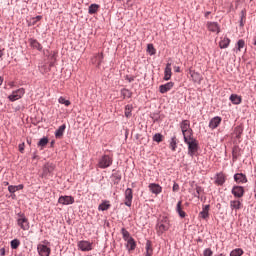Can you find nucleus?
Listing matches in <instances>:
<instances>
[{
	"label": "nucleus",
	"mask_w": 256,
	"mask_h": 256,
	"mask_svg": "<svg viewBox=\"0 0 256 256\" xmlns=\"http://www.w3.org/2000/svg\"><path fill=\"white\" fill-rule=\"evenodd\" d=\"M12 198H15V195H12Z\"/></svg>",
	"instance_id": "338daca9"
},
{
	"label": "nucleus",
	"mask_w": 256,
	"mask_h": 256,
	"mask_svg": "<svg viewBox=\"0 0 256 256\" xmlns=\"http://www.w3.org/2000/svg\"><path fill=\"white\" fill-rule=\"evenodd\" d=\"M132 203H133V189L127 188L125 191L124 205H126V207H131Z\"/></svg>",
	"instance_id": "0eeeda50"
},
{
	"label": "nucleus",
	"mask_w": 256,
	"mask_h": 256,
	"mask_svg": "<svg viewBox=\"0 0 256 256\" xmlns=\"http://www.w3.org/2000/svg\"><path fill=\"white\" fill-rule=\"evenodd\" d=\"M78 249L80 251H93V243L87 241V240H81L77 243Z\"/></svg>",
	"instance_id": "423d86ee"
},
{
	"label": "nucleus",
	"mask_w": 256,
	"mask_h": 256,
	"mask_svg": "<svg viewBox=\"0 0 256 256\" xmlns=\"http://www.w3.org/2000/svg\"><path fill=\"white\" fill-rule=\"evenodd\" d=\"M201 191H203V189L201 187H199V186L196 187V193H197L196 197H199L201 195Z\"/></svg>",
	"instance_id": "3c124183"
},
{
	"label": "nucleus",
	"mask_w": 256,
	"mask_h": 256,
	"mask_svg": "<svg viewBox=\"0 0 256 256\" xmlns=\"http://www.w3.org/2000/svg\"><path fill=\"white\" fill-rule=\"evenodd\" d=\"M149 191H151L154 195H159L163 191V187L159 184L151 183L149 184Z\"/></svg>",
	"instance_id": "4468645a"
},
{
	"label": "nucleus",
	"mask_w": 256,
	"mask_h": 256,
	"mask_svg": "<svg viewBox=\"0 0 256 256\" xmlns=\"http://www.w3.org/2000/svg\"><path fill=\"white\" fill-rule=\"evenodd\" d=\"M1 255H5V250H4V248L1 249Z\"/></svg>",
	"instance_id": "13d9d810"
},
{
	"label": "nucleus",
	"mask_w": 256,
	"mask_h": 256,
	"mask_svg": "<svg viewBox=\"0 0 256 256\" xmlns=\"http://www.w3.org/2000/svg\"><path fill=\"white\" fill-rule=\"evenodd\" d=\"M243 47H245V40H243V39L238 40V42H237L238 51H241L243 49Z\"/></svg>",
	"instance_id": "c03bdc74"
},
{
	"label": "nucleus",
	"mask_w": 256,
	"mask_h": 256,
	"mask_svg": "<svg viewBox=\"0 0 256 256\" xmlns=\"http://www.w3.org/2000/svg\"><path fill=\"white\" fill-rule=\"evenodd\" d=\"M58 103L65 105V107H69V105H71V101L66 100L63 96L58 99Z\"/></svg>",
	"instance_id": "e433bc0d"
},
{
	"label": "nucleus",
	"mask_w": 256,
	"mask_h": 256,
	"mask_svg": "<svg viewBox=\"0 0 256 256\" xmlns=\"http://www.w3.org/2000/svg\"><path fill=\"white\" fill-rule=\"evenodd\" d=\"M111 208V204H109V201H105L103 203H101L99 206H98V210L99 211H107Z\"/></svg>",
	"instance_id": "c756f323"
},
{
	"label": "nucleus",
	"mask_w": 256,
	"mask_h": 256,
	"mask_svg": "<svg viewBox=\"0 0 256 256\" xmlns=\"http://www.w3.org/2000/svg\"><path fill=\"white\" fill-rule=\"evenodd\" d=\"M231 193L236 199H241V197L245 195V188L242 186H234L231 190Z\"/></svg>",
	"instance_id": "6e6552de"
},
{
	"label": "nucleus",
	"mask_w": 256,
	"mask_h": 256,
	"mask_svg": "<svg viewBox=\"0 0 256 256\" xmlns=\"http://www.w3.org/2000/svg\"><path fill=\"white\" fill-rule=\"evenodd\" d=\"M170 149H172V151H176L177 149V138L173 137L170 141Z\"/></svg>",
	"instance_id": "58836bf2"
},
{
	"label": "nucleus",
	"mask_w": 256,
	"mask_h": 256,
	"mask_svg": "<svg viewBox=\"0 0 256 256\" xmlns=\"http://www.w3.org/2000/svg\"><path fill=\"white\" fill-rule=\"evenodd\" d=\"M190 75H191L192 81H194V83H201V81H203V76H201V74H199V72L190 70Z\"/></svg>",
	"instance_id": "a211bd4d"
},
{
	"label": "nucleus",
	"mask_w": 256,
	"mask_h": 256,
	"mask_svg": "<svg viewBox=\"0 0 256 256\" xmlns=\"http://www.w3.org/2000/svg\"><path fill=\"white\" fill-rule=\"evenodd\" d=\"M127 80L129 81V83L135 81V78L131 77V78H127Z\"/></svg>",
	"instance_id": "864d4df0"
},
{
	"label": "nucleus",
	"mask_w": 256,
	"mask_h": 256,
	"mask_svg": "<svg viewBox=\"0 0 256 256\" xmlns=\"http://www.w3.org/2000/svg\"><path fill=\"white\" fill-rule=\"evenodd\" d=\"M230 43H231V39H229L228 37L221 38L219 42V47L220 49H227Z\"/></svg>",
	"instance_id": "5701e85b"
},
{
	"label": "nucleus",
	"mask_w": 256,
	"mask_h": 256,
	"mask_svg": "<svg viewBox=\"0 0 256 256\" xmlns=\"http://www.w3.org/2000/svg\"><path fill=\"white\" fill-rule=\"evenodd\" d=\"M203 255L204 256H213V250H211V248H207L204 250Z\"/></svg>",
	"instance_id": "de8ad7c7"
},
{
	"label": "nucleus",
	"mask_w": 256,
	"mask_h": 256,
	"mask_svg": "<svg viewBox=\"0 0 256 256\" xmlns=\"http://www.w3.org/2000/svg\"><path fill=\"white\" fill-rule=\"evenodd\" d=\"M240 27H245V23H247V11L242 10L240 12Z\"/></svg>",
	"instance_id": "a878e982"
},
{
	"label": "nucleus",
	"mask_w": 256,
	"mask_h": 256,
	"mask_svg": "<svg viewBox=\"0 0 256 256\" xmlns=\"http://www.w3.org/2000/svg\"><path fill=\"white\" fill-rule=\"evenodd\" d=\"M17 225L18 227L22 228L23 231H29V219L25 216L23 213H18L17 214Z\"/></svg>",
	"instance_id": "20e7f679"
},
{
	"label": "nucleus",
	"mask_w": 256,
	"mask_h": 256,
	"mask_svg": "<svg viewBox=\"0 0 256 256\" xmlns=\"http://www.w3.org/2000/svg\"><path fill=\"white\" fill-rule=\"evenodd\" d=\"M174 71H175V73H181V67L174 66Z\"/></svg>",
	"instance_id": "603ef678"
},
{
	"label": "nucleus",
	"mask_w": 256,
	"mask_h": 256,
	"mask_svg": "<svg viewBox=\"0 0 256 256\" xmlns=\"http://www.w3.org/2000/svg\"><path fill=\"white\" fill-rule=\"evenodd\" d=\"M47 143H49V139L47 138H42L40 139V141L38 142V147H45L47 145Z\"/></svg>",
	"instance_id": "37998d69"
},
{
	"label": "nucleus",
	"mask_w": 256,
	"mask_h": 256,
	"mask_svg": "<svg viewBox=\"0 0 256 256\" xmlns=\"http://www.w3.org/2000/svg\"><path fill=\"white\" fill-rule=\"evenodd\" d=\"M215 183L217 185H223V183H225V176H223V174H218Z\"/></svg>",
	"instance_id": "f704fd0d"
},
{
	"label": "nucleus",
	"mask_w": 256,
	"mask_h": 256,
	"mask_svg": "<svg viewBox=\"0 0 256 256\" xmlns=\"http://www.w3.org/2000/svg\"><path fill=\"white\" fill-rule=\"evenodd\" d=\"M184 142L188 145V155H190V157H194L197 151H199V142H197L193 136L184 138Z\"/></svg>",
	"instance_id": "f257e3e1"
},
{
	"label": "nucleus",
	"mask_w": 256,
	"mask_h": 256,
	"mask_svg": "<svg viewBox=\"0 0 256 256\" xmlns=\"http://www.w3.org/2000/svg\"><path fill=\"white\" fill-rule=\"evenodd\" d=\"M157 233L158 235H163L165 231L169 230V222L164 221V222H159L156 226Z\"/></svg>",
	"instance_id": "f8f14e48"
},
{
	"label": "nucleus",
	"mask_w": 256,
	"mask_h": 256,
	"mask_svg": "<svg viewBox=\"0 0 256 256\" xmlns=\"http://www.w3.org/2000/svg\"><path fill=\"white\" fill-rule=\"evenodd\" d=\"M126 247L128 249V251H135L136 247H137V243L135 242V239L130 238L129 240H126Z\"/></svg>",
	"instance_id": "4be33fe9"
},
{
	"label": "nucleus",
	"mask_w": 256,
	"mask_h": 256,
	"mask_svg": "<svg viewBox=\"0 0 256 256\" xmlns=\"http://www.w3.org/2000/svg\"><path fill=\"white\" fill-rule=\"evenodd\" d=\"M132 111H133V105H126L125 106V117H127V118H129V117H131V113H132Z\"/></svg>",
	"instance_id": "473e14b6"
},
{
	"label": "nucleus",
	"mask_w": 256,
	"mask_h": 256,
	"mask_svg": "<svg viewBox=\"0 0 256 256\" xmlns=\"http://www.w3.org/2000/svg\"><path fill=\"white\" fill-rule=\"evenodd\" d=\"M234 181H236V183H247V176H245L243 173L235 174Z\"/></svg>",
	"instance_id": "412c9836"
},
{
	"label": "nucleus",
	"mask_w": 256,
	"mask_h": 256,
	"mask_svg": "<svg viewBox=\"0 0 256 256\" xmlns=\"http://www.w3.org/2000/svg\"><path fill=\"white\" fill-rule=\"evenodd\" d=\"M121 233L124 241H129V239H133V237H131V234H129V231H127V229L122 228Z\"/></svg>",
	"instance_id": "7c9ffc66"
},
{
	"label": "nucleus",
	"mask_w": 256,
	"mask_h": 256,
	"mask_svg": "<svg viewBox=\"0 0 256 256\" xmlns=\"http://www.w3.org/2000/svg\"><path fill=\"white\" fill-rule=\"evenodd\" d=\"M221 121H223V119L219 116L212 118L209 122V128L212 130L217 129L218 126L221 125Z\"/></svg>",
	"instance_id": "ddd939ff"
},
{
	"label": "nucleus",
	"mask_w": 256,
	"mask_h": 256,
	"mask_svg": "<svg viewBox=\"0 0 256 256\" xmlns=\"http://www.w3.org/2000/svg\"><path fill=\"white\" fill-rule=\"evenodd\" d=\"M96 61L94 63H97V65H101L103 63V53L96 54L95 56Z\"/></svg>",
	"instance_id": "ea45409f"
},
{
	"label": "nucleus",
	"mask_w": 256,
	"mask_h": 256,
	"mask_svg": "<svg viewBox=\"0 0 256 256\" xmlns=\"http://www.w3.org/2000/svg\"><path fill=\"white\" fill-rule=\"evenodd\" d=\"M234 135H235L236 139H241V135H243V127L236 126L234 128Z\"/></svg>",
	"instance_id": "c85d7f7f"
},
{
	"label": "nucleus",
	"mask_w": 256,
	"mask_h": 256,
	"mask_svg": "<svg viewBox=\"0 0 256 256\" xmlns=\"http://www.w3.org/2000/svg\"><path fill=\"white\" fill-rule=\"evenodd\" d=\"M29 43H30V47H32V49H37V51L43 50V46L41 45V43H39V41H37L35 39H30Z\"/></svg>",
	"instance_id": "aec40b11"
},
{
	"label": "nucleus",
	"mask_w": 256,
	"mask_h": 256,
	"mask_svg": "<svg viewBox=\"0 0 256 256\" xmlns=\"http://www.w3.org/2000/svg\"><path fill=\"white\" fill-rule=\"evenodd\" d=\"M174 85H175V83H173V82H168L166 84L160 85L159 91H160V93L165 94L168 91H171L173 89Z\"/></svg>",
	"instance_id": "2eb2a0df"
},
{
	"label": "nucleus",
	"mask_w": 256,
	"mask_h": 256,
	"mask_svg": "<svg viewBox=\"0 0 256 256\" xmlns=\"http://www.w3.org/2000/svg\"><path fill=\"white\" fill-rule=\"evenodd\" d=\"M209 209H210V206L205 205L202 211L199 213V217H201V219H209Z\"/></svg>",
	"instance_id": "393cba45"
},
{
	"label": "nucleus",
	"mask_w": 256,
	"mask_h": 256,
	"mask_svg": "<svg viewBox=\"0 0 256 256\" xmlns=\"http://www.w3.org/2000/svg\"><path fill=\"white\" fill-rule=\"evenodd\" d=\"M230 209H232V211H239V209H243V203L241 200H231Z\"/></svg>",
	"instance_id": "dca6fc26"
},
{
	"label": "nucleus",
	"mask_w": 256,
	"mask_h": 256,
	"mask_svg": "<svg viewBox=\"0 0 256 256\" xmlns=\"http://www.w3.org/2000/svg\"><path fill=\"white\" fill-rule=\"evenodd\" d=\"M172 191H173L174 193H177V191H179V184L174 183V184H173V187H172Z\"/></svg>",
	"instance_id": "09e8293b"
},
{
	"label": "nucleus",
	"mask_w": 256,
	"mask_h": 256,
	"mask_svg": "<svg viewBox=\"0 0 256 256\" xmlns=\"http://www.w3.org/2000/svg\"><path fill=\"white\" fill-rule=\"evenodd\" d=\"M153 141H156V143H161L163 141V135L160 133H157L153 136Z\"/></svg>",
	"instance_id": "79ce46f5"
},
{
	"label": "nucleus",
	"mask_w": 256,
	"mask_h": 256,
	"mask_svg": "<svg viewBox=\"0 0 256 256\" xmlns=\"http://www.w3.org/2000/svg\"><path fill=\"white\" fill-rule=\"evenodd\" d=\"M41 19H43L42 16H36V17L32 18V19H31L32 25H36L38 21H41Z\"/></svg>",
	"instance_id": "49530a36"
},
{
	"label": "nucleus",
	"mask_w": 256,
	"mask_h": 256,
	"mask_svg": "<svg viewBox=\"0 0 256 256\" xmlns=\"http://www.w3.org/2000/svg\"><path fill=\"white\" fill-rule=\"evenodd\" d=\"M243 255V249L236 248L230 252V256H241Z\"/></svg>",
	"instance_id": "c9c22d12"
},
{
	"label": "nucleus",
	"mask_w": 256,
	"mask_h": 256,
	"mask_svg": "<svg viewBox=\"0 0 256 256\" xmlns=\"http://www.w3.org/2000/svg\"><path fill=\"white\" fill-rule=\"evenodd\" d=\"M11 249H18L19 245H21V241L19 239H14L10 242Z\"/></svg>",
	"instance_id": "4c0bfd02"
},
{
	"label": "nucleus",
	"mask_w": 256,
	"mask_h": 256,
	"mask_svg": "<svg viewBox=\"0 0 256 256\" xmlns=\"http://www.w3.org/2000/svg\"><path fill=\"white\" fill-rule=\"evenodd\" d=\"M176 212L178 213L179 217H181L182 219H185V217H187V213H185V211H183V202L182 201H178V203L176 205Z\"/></svg>",
	"instance_id": "f3484780"
},
{
	"label": "nucleus",
	"mask_w": 256,
	"mask_h": 256,
	"mask_svg": "<svg viewBox=\"0 0 256 256\" xmlns=\"http://www.w3.org/2000/svg\"><path fill=\"white\" fill-rule=\"evenodd\" d=\"M5 183V185H9V182H4Z\"/></svg>",
	"instance_id": "0e129e2a"
},
{
	"label": "nucleus",
	"mask_w": 256,
	"mask_h": 256,
	"mask_svg": "<svg viewBox=\"0 0 256 256\" xmlns=\"http://www.w3.org/2000/svg\"><path fill=\"white\" fill-rule=\"evenodd\" d=\"M211 15V12H206L205 17H209Z\"/></svg>",
	"instance_id": "5fc2aeb1"
},
{
	"label": "nucleus",
	"mask_w": 256,
	"mask_h": 256,
	"mask_svg": "<svg viewBox=\"0 0 256 256\" xmlns=\"http://www.w3.org/2000/svg\"><path fill=\"white\" fill-rule=\"evenodd\" d=\"M237 155H235V151L233 152V159H235Z\"/></svg>",
	"instance_id": "052dcab7"
},
{
	"label": "nucleus",
	"mask_w": 256,
	"mask_h": 256,
	"mask_svg": "<svg viewBox=\"0 0 256 256\" xmlns=\"http://www.w3.org/2000/svg\"><path fill=\"white\" fill-rule=\"evenodd\" d=\"M171 75H173V72L171 71V63H167L164 70V81H169Z\"/></svg>",
	"instance_id": "6ab92c4d"
},
{
	"label": "nucleus",
	"mask_w": 256,
	"mask_h": 256,
	"mask_svg": "<svg viewBox=\"0 0 256 256\" xmlns=\"http://www.w3.org/2000/svg\"><path fill=\"white\" fill-rule=\"evenodd\" d=\"M121 95L124 97V99L125 97L131 98V92L128 89L121 90Z\"/></svg>",
	"instance_id": "a18cd8bd"
},
{
	"label": "nucleus",
	"mask_w": 256,
	"mask_h": 256,
	"mask_svg": "<svg viewBox=\"0 0 256 256\" xmlns=\"http://www.w3.org/2000/svg\"><path fill=\"white\" fill-rule=\"evenodd\" d=\"M15 256H25V253L21 252L20 254H16Z\"/></svg>",
	"instance_id": "6e6d98bb"
},
{
	"label": "nucleus",
	"mask_w": 256,
	"mask_h": 256,
	"mask_svg": "<svg viewBox=\"0 0 256 256\" xmlns=\"http://www.w3.org/2000/svg\"><path fill=\"white\" fill-rule=\"evenodd\" d=\"M3 57V51L0 49V59Z\"/></svg>",
	"instance_id": "bf43d9fd"
},
{
	"label": "nucleus",
	"mask_w": 256,
	"mask_h": 256,
	"mask_svg": "<svg viewBox=\"0 0 256 256\" xmlns=\"http://www.w3.org/2000/svg\"><path fill=\"white\" fill-rule=\"evenodd\" d=\"M37 251L40 256H50L51 248L47 247L45 244H38Z\"/></svg>",
	"instance_id": "1a4fd4ad"
},
{
	"label": "nucleus",
	"mask_w": 256,
	"mask_h": 256,
	"mask_svg": "<svg viewBox=\"0 0 256 256\" xmlns=\"http://www.w3.org/2000/svg\"><path fill=\"white\" fill-rule=\"evenodd\" d=\"M54 143H55V141H52V142H51V145H54Z\"/></svg>",
	"instance_id": "e2e57ef3"
},
{
	"label": "nucleus",
	"mask_w": 256,
	"mask_h": 256,
	"mask_svg": "<svg viewBox=\"0 0 256 256\" xmlns=\"http://www.w3.org/2000/svg\"><path fill=\"white\" fill-rule=\"evenodd\" d=\"M147 51H148L149 55H155V53H156V50H155V47H153V44L147 45Z\"/></svg>",
	"instance_id": "a19ab883"
},
{
	"label": "nucleus",
	"mask_w": 256,
	"mask_h": 256,
	"mask_svg": "<svg viewBox=\"0 0 256 256\" xmlns=\"http://www.w3.org/2000/svg\"><path fill=\"white\" fill-rule=\"evenodd\" d=\"M218 256H225L224 254H219Z\"/></svg>",
	"instance_id": "69168bd1"
},
{
	"label": "nucleus",
	"mask_w": 256,
	"mask_h": 256,
	"mask_svg": "<svg viewBox=\"0 0 256 256\" xmlns=\"http://www.w3.org/2000/svg\"><path fill=\"white\" fill-rule=\"evenodd\" d=\"M10 87H13V82L10 83Z\"/></svg>",
	"instance_id": "680f3d73"
},
{
	"label": "nucleus",
	"mask_w": 256,
	"mask_h": 256,
	"mask_svg": "<svg viewBox=\"0 0 256 256\" xmlns=\"http://www.w3.org/2000/svg\"><path fill=\"white\" fill-rule=\"evenodd\" d=\"M58 203H60V205H73L75 198H73V196H60Z\"/></svg>",
	"instance_id": "9b49d317"
},
{
	"label": "nucleus",
	"mask_w": 256,
	"mask_h": 256,
	"mask_svg": "<svg viewBox=\"0 0 256 256\" xmlns=\"http://www.w3.org/2000/svg\"><path fill=\"white\" fill-rule=\"evenodd\" d=\"M180 129L182 131L184 139L193 137V129H191V122L189 120H183L180 123Z\"/></svg>",
	"instance_id": "f03ea898"
},
{
	"label": "nucleus",
	"mask_w": 256,
	"mask_h": 256,
	"mask_svg": "<svg viewBox=\"0 0 256 256\" xmlns=\"http://www.w3.org/2000/svg\"><path fill=\"white\" fill-rule=\"evenodd\" d=\"M146 256H153V247L149 241L146 243Z\"/></svg>",
	"instance_id": "72a5a7b5"
},
{
	"label": "nucleus",
	"mask_w": 256,
	"mask_h": 256,
	"mask_svg": "<svg viewBox=\"0 0 256 256\" xmlns=\"http://www.w3.org/2000/svg\"><path fill=\"white\" fill-rule=\"evenodd\" d=\"M18 148L20 153H23V151H25V143L19 144Z\"/></svg>",
	"instance_id": "8fccbe9b"
},
{
	"label": "nucleus",
	"mask_w": 256,
	"mask_h": 256,
	"mask_svg": "<svg viewBox=\"0 0 256 256\" xmlns=\"http://www.w3.org/2000/svg\"><path fill=\"white\" fill-rule=\"evenodd\" d=\"M113 165V156L104 154L98 161L99 169H107Z\"/></svg>",
	"instance_id": "7ed1b4c3"
},
{
	"label": "nucleus",
	"mask_w": 256,
	"mask_h": 256,
	"mask_svg": "<svg viewBox=\"0 0 256 256\" xmlns=\"http://www.w3.org/2000/svg\"><path fill=\"white\" fill-rule=\"evenodd\" d=\"M97 11H99V5H97V4H91V5L89 6L88 13H89L90 15H94V13H96Z\"/></svg>",
	"instance_id": "2f4dec72"
},
{
	"label": "nucleus",
	"mask_w": 256,
	"mask_h": 256,
	"mask_svg": "<svg viewBox=\"0 0 256 256\" xmlns=\"http://www.w3.org/2000/svg\"><path fill=\"white\" fill-rule=\"evenodd\" d=\"M65 129H67V126L65 124L61 125L55 132L56 139H61L63 137V134L65 133Z\"/></svg>",
	"instance_id": "b1692460"
},
{
	"label": "nucleus",
	"mask_w": 256,
	"mask_h": 256,
	"mask_svg": "<svg viewBox=\"0 0 256 256\" xmlns=\"http://www.w3.org/2000/svg\"><path fill=\"white\" fill-rule=\"evenodd\" d=\"M23 189V184H19L17 186L10 185L8 186L9 193H17V191H21Z\"/></svg>",
	"instance_id": "bb28decb"
},
{
	"label": "nucleus",
	"mask_w": 256,
	"mask_h": 256,
	"mask_svg": "<svg viewBox=\"0 0 256 256\" xmlns=\"http://www.w3.org/2000/svg\"><path fill=\"white\" fill-rule=\"evenodd\" d=\"M0 85H3V77L0 76Z\"/></svg>",
	"instance_id": "4d7b16f0"
},
{
	"label": "nucleus",
	"mask_w": 256,
	"mask_h": 256,
	"mask_svg": "<svg viewBox=\"0 0 256 256\" xmlns=\"http://www.w3.org/2000/svg\"><path fill=\"white\" fill-rule=\"evenodd\" d=\"M25 95V89L24 88H19L16 91H13L11 95L8 96L9 101H19Z\"/></svg>",
	"instance_id": "39448f33"
},
{
	"label": "nucleus",
	"mask_w": 256,
	"mask_h": 256,
	"mask_svg": "<svg viewBox=\"0 0 256 256\" xmlns=\"http://www.w3.org/2000/svg\"><path fill=\"white\" fill-rule=\"evenodd\" d=\"M230 101L234 104V105H240L241 103V97L239 95L236 94H232L230 96Z\"/></svg>",
	"instance_id": "cd10ccee"
},
{
	"label": "nucleus",
	"mask_w": 256,
	"mask_h": 256,
	"mask_svg": "<svg viewBox=\"0 0 256 256\" xmlns=\"http://www.w3.org/2000/svg\"><path fill=\"white\" fill-rule=\"evenodd\" d=\"M206 27L211 33H221V27H219V23L217 22H207Z\"/></svg>",
	"instance_id": "9d476101"
}]
</instances>
